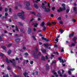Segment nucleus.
<instances>
[{
	"label": "nucleus",
	"instance_id": "1",
	"mask_svg": "<svg viewBox=\"0 0 77 77\" xmlns=\"http://www.w3.org/2000/svg\"><path fill=\"white\" fill-rule=\"evenodd\" d=\"M62 6L63 7V8H60L58 10V12H60V11H62L66 10V8H65V5L64 4H62Z\"/></svg>",
	"mask_w": 77,
	"mask_h": 77
},
{
	"label": "nucleus",
	"instance_id": "2",
	"mask_svg": "<svg viewBox=\"0 0 77 77\" xmlns=\"http://www.w3.org/2000/svg\"><path fill=\"white\" fill-rule=\"evenodd\" d=\"M24 14V12L22 11L21 13H18L17 14L18 16H21V18L22 19H24V16L22 14Z\"/></svg>",
	"mask_w": 77,
	"mask_h": 77
},
{
	"label": "nucleus",
	"instance_id": "3",
	"mask_svg": "<svg viewBox=\"0 0 77 77\" xmlns=\"http://www.w3.org/2000/svg\"><path fill=\"white\" fill-rule=\"evenodd\" d=\"M6 61L8 63H9V62H10L11 63H13V64L14 65H15V63H14L15 62V60L13 59L12 61L11 60H10L9 61L8 60V59H6Z\"/></svg>",
	"mask_w": 77,
	"mask_h": 77
},
{
	"label": "nucleus",
	"instance_id": "4",
	"mask_svg": "<svg viewBox=\"0 0 77 77\" xmlns=\"http://www.w3.org/2000/svg\"><path fill=\"white\" fill-rule=\"evenodd\" d=\"M41 7H42L43 8V9H45V12H50V9L48 8L45 9V6L42 5Z\"/></svg>",
	"mask_w": 77,
	"mask_h": 77
},
{
	"label": "nucleus",
	"instance_id": "5",
	"mask_svg": "<svg viewBox=\"0 0 77 77\" xmlns=\"http://www.w3.org/2000/svg\"><path fill=\"white\" fill-rule=\"evenodd\" d=\"M58 59H59V60L60 61V62H62V63H64V62H66V60H61V57H59L58 58Z\"/></svg>",
	"mask_w": 77,
	"mask_h": 77
},
{
	"label": "nucleus",
	"instance_id": "6",
	"mask_svg": "<svg viewBox=\"0 0 77 77\" xmlns=\"http://www.w3.org/2000/svg\"><path fill=\"white\" fill-rule=\"evenodd\" d=\"M42 39L45 40V41H46V42H48V41H49V39H48L46 38H45L44 37H42Z\"/></svg>",
	"mask_w": 77,
	"mask_h": 77
},
{
	"label": "nucleus",
	"instance_id": "7",
	"mask_svg": "<svg viewBox=\"0 0 77 77\" xmlns=\"http://www.w3.org/2000/svg\"><path fill=\"white\" fill-rule=\"evenodd\" d=\"M55 24V23H51L50 22H48V23H47V24L48 26H50V25H51V24Z\"/></svg>",
	"mask_w": 77,
	"mask_h": 77
},
{
	"label": "nucleus",
	"instance_id": "8",
	"mask_svg": "<svg viewBox=\"0 0 77 77\" xmlns=\"http://www.w3.org/2000/svg\"><path fill=\"white\" fill-rule=\"evenodd\" d=\"M57 72L58 73V74H60V77H62V74H60V70H58L57 71Z\"/></svg>",
	"mask_w": 77,
	"mask_h": 77
},
{
	"label": "nucleus",
	"instance_id": "9",
	"mask_svg": "<svg viewBox=\"0 0 77 77\" xmlns=\"http://www.w3.org/2000/svg\"><path fill=\"white\" fill-rule=\"evenodd\" d=\"M77 39V38L74 37L72 39V41H75V43H77V42H75V39Z\"/></svg>",
	"mask_w": 77,
	"mask_h": 77
},
{
	"label": "nucleus",
	"instance_id": "10",
	"mask_svg": "<svg viewBox=\"0 0 77 77\" xmlns=\"http://www.w3.org/2000/svg\"><path fill=\"white\" fill-rule=\"evenodd\" d=\"M74 33H72L69 34V38H70V37H72V36L74 35Z\"/></svg>",
	"mask_w": 77,
	"mask_h": 77
},
{
	"label": "nucleus",
	"instance_id": "11",
	"mask_svg": "<svg viewBox=\"0 0 77 77\" xmlns=\"http://www.w3.org/2000/svg\"><path fill=\"white\" fill-rule=\"evenodd\" d=\"M20 39L19 38L16 39L15 40V41H16V42H20Z\"/></svg>",
	"mask_w": 77,
	"mask_h": 77
},
{
	"label": "nucleus",
	"instance_id": "12",
	"mask_svg": "<svg viewBox=\"0 0 77 77\" xmlns=\"http://www.w3.org/2000/svg\"><path fill=\"white\" fill-rule=\"evenodd\" d=\"M26 5L27 7H28V6H30V3L29 2H27Z\"/></svg>",
	"mask_w": 77,
	"mask_h": 77
},
{
	"label": "nucleus",
	"instance_id": "13",
	"mask_svg": "<svg viewBox=\"0 0 77 77\" xmlns=\"http://www.w3.org/2000/svg\"><path fill=\"white\" fill-rule=\"evenodd\" d=\"M75 45V44L74 43H71V45H69V47H73V46H74Z\"/></svg>",
	"mask_w": 77,
	"mask_h": 77
},
{
	"label": "nucleus",
	"instance_id": "14",
	"mask_svg": "<svg viewBox=\"0 0 77 77\" xmlns=\"http://www.w3.org/2000/svg\"><path fill=\"white\" fill-rule=\"evenodd\" d=\"M59 31H60V33H63V30H62V29H60Z\"/></svg>",
	"mask_w": 77,
	"mask_h": 77
},
{
	"label": "nucleus",
	"instance_id": "15",
	"mask_svg": "<svg viewBox=\"0 0 77 77\" xmlns=\"http://www.w3.org/2000/svg\"><path fill=\"white\" fill-rule=\"evenodd\" d=\"M54 75H55L56 77H58L59 76V75H57V73L56 72H55L54 73Z\"/></svg>",
	"mask_w": 77,
	"mask_h": 77
},
{
	"label": "nucleus",
	"instance_id": "16",
	"mask_svg": "<svg viewBox=\"0 0 77 77\" xmlns=\"http://www.w3.org/2000/svg\"><path fill=\"white\" fill-rule=\"evenodd\" d=\"M38 25V24L37 23H35L34 24V26L35 27H37V26Z\"/></svg>",
	"mask_w": 77,
	"mask_h": 77
},
{
	"label": "nucleus",
	"instance_id": "17",
	"mask_svg": "<svg viewBox=\"0 0 77 77\" xmlns=\"http://www.w3.org/2000/svg\"><path fill=\"white\" fill-rule=\"evenodd\" d=\"M44 24H45V23L44 22H43L42 23L41 25L42 26H44Z\"/></svg>",
	"mask_w": 77,
	"mask_h": 77
},
{
	"label": "nucleus",
	"instance_id": "18",
	"mask_svg": "<svg viewBox=\"0 0 77 77\" xmlns=\"http://www.w3.org/2000/svg\"><path fill=\"white\" fill-rule=\"evenodd\" d=\"M34 6L36 8H38V5L36 4H34Z\"/></svg>",
	"mask_w": 77,
	"mask_h": 77
},
{
	"label": "nucleus",
	"instance_id": "19",
	"mask_svg": "<svg viewBox=\"0 0 77 77\" xmlns=\"http://www.w3.org/2000/svg\"><path fill=\"white\" fill-rule=\"evenodd\" d=\"M41 59L42 60H45V58L44 57H42L41 58Z\"/></svg>",
	"mask_w": 77,
	"mask_h": 77
},
{
	"label": "nucleus",
	"instance_id": "20",
	"mask_svg": "<svg viewBox=\"0 0 77 77\" xmlns=\"http://www.w3.org/2000/svg\"><path fill=\"white\" fill-rule=\"evenodd\" d=\"M31 32V29H29L28 31V33H30V32Z\"/></svg>",
	"mask_w": 77,
	"mask_h": 77
},
{
	"label": "nucleus",
	"instance_id": "21",
	"mask_svg": "<svg viewBox=\"0 0 77 77\" xmlns=\"http://www.w3.org/2000/svg\"><path fill=\"white\" fill-rule=\"evenodd\" d=\"M42 51L43 52V53H45V51H46L44 49H42Z\"/></svg>",
	"mask_w": 77,
	"mask_h": 77
},
{
	"label": "nucleus",
	"instance_id": "22",
	"mask_svg": "<svg viewBox=\"0 0 77 77\" xmlns=\"http://www.w3.org/2000/svg\"><path fill=\"white\" fill-rule=\"evenodd\" d=\"M46 67L47 68V69L48 70L49 69V66H48V65L47 64V65H46Z\"/></svg>",
	"mask_w": 77,
	"mask_h": 77
},
{
	"label": "nucleus",
	"instance_id": "23",
	"mask_svg": "<svg viewBox=\"0 0 77 77\" xmlns=\"http://www.w3.org/2000/svg\"><path fill=\"white\" fill-rule=\"evenodd\" d=\"M69 71H74L75 70V69L73 68V69H69Z\"/></svg>",
	"mask_w": 77,
	"mask_h": 77
},
{
	"label": "nucleus",
	"instance_id": "24",
	"mask_svg": "<svg viewBox=\"0 0 77 77\" xmlns=\"http://www.w3.org/2000/svg\"><path fill=\"white\" fill-rule=\"evenodd\" d=\"M44 45L45 46H46V47H48V44L47 43H45Z\"/></svg>",
	"mask_w": 77,
	"mask_h": 77
},
{
	"label": "nucleus",
	"instance_id": "25",
	"mask_svg": "<svg viewBox=\"0 0 77 77\" xmlns=\"http://www.w3.org/2000/svg\"><path fill=\"white\" fill-rule=\"evenodd\" d=\"M16 29L17 32H18V29L17 28V26H16Z\"/></svg>",
	"mask_w": 77,
	"mask_h": 77
},
{
	"label": "nucleus",
	"instance_id": "26",
	"mask_svg": "<svg viewBox=\"0 0 77 77\" xmlns=\"http://www.w3.org/2000/svg\"><path fill=\"white\" fill-rule=\"evenodd\" d=\"M69 11V9H67L66 10V12L67 13H68Z\"/></svg>",
	"mask_w": 77,
	"mask_h": 77
},
{
	"label": "nucleus",
	"instance_id": "27",
	"mask_svg": "<svg viewBox=\"0 0 77 77\" xmlns=\"http://www.w3.org/2000/svg\"><path fill=\"white\" fill-rule=\"evenodd\" d=\"M76 8L75 7L74 8H73V11H76Z\"/></svg>",
	"mask_w": 77,
	"mask_h": 77
},
{
	"label": "nucleus",
	"instance_id": "28",
	"mask_svg": "<svg viewBox=\"0 0 77 77\" xmlns=\"http://www.w3.org/2000/svg\"><path fill=\"white\" fill-rule=\"evenodd\" d=\"M59 23L60 24H63V22L62 21H60Z\"/></svg>",
	"mask_w": 77,
	"mask_h": 77
},
{
	"label": "nucleus",
	"instance_id": "29",
	"mask_svg": "<svg viewBox=\"0 0 77 77\" xmlns=\"http://www.w3.org/2000/svg\"><path fill=\"white\" fill-rule=\"evenodd\" d=\"M3 77H9L8 76V75H5L3 76Z\"/></svg>",
	"mask_w": 77,
	"mask_h": 77
},
{
	"label": "nucleus",
	"instance_id": "30",
	"mask_svg": "<svg viewBox=\"0 0 77 77\" xmlns=\"http://www.w3.org/2000/svg\"><path fill=\"white\" fill-rule=\"evenodd\" d=\"M54 55H51V59H52V58H53V57H54Z\"/></svg>",
	"mask_w": 77,
	"mask_h": 77
},
{
	"label": "nucleus",
	"instance_id": "31",
	"mask_svg": "<svg viewBox=\"0 0 77 77\" xmlns=\"http://www.w3.org/2000/svg\"><path fill=\"white\" fill-rule=\"evenodd\" d=\"M62 77H66V75L65 74H64L63 75H62Z\"/></svg>",
	"mask_w": 77,
	"mask_h": 77
},
{
	"label": "nucleus",
	"instance_id": "32",
	"mask_svg": "<svg viewBox=\"0 0 77 77\" xmlns=\"http://www.w3.org/2000/svg\"><path fill=\"white\" fill-rule=\"evenodd\" d=\"M5 12H7V11H8V8H5Z\"/></svg>",
	"mask_w": 77,
	"mask_h": 77
},
{
	"label": "nucleus",
	"instance_id": "33",
	"mask_svg": "<svg viewBox=\"0 0 77 77\" xmlns=\"http://www.w3.org/2000/svg\"><path fill=\"white\" fill-rule=\"evenodd\" d=\"M30 63L31 65H32L33 63V61H31L30 62Z\"/></svg>",
	"mask_w": 77,
	"mask_h": 77
},
{
	"label": "nucleus",
	"instance_id": "34",
	"mask_svg": "<svg viewBox=\"0 0 77 77\" xmlns=\"http://www.w3.org/2000/svg\"><path fill=\"white\" fill-rule=\"evenodd\" d=\"M58 40H59V39L57 38L55 39V41H57V42H58Z\"/></svg>",
	"mask_w": 77,
	"mask_h": 77
},
{
	"label": "nucleus",
	"instance_id": "35",
	"mask_svg": "<svg viewBox=\"0 0 77 77\" xmlns=\"http://www.w3.org/2000/svg\"><path fill=\"white\" fill-rule=\"evenodd\" d=\"M11 53V51L9 50L8 52V54H10Z\"/></svg>",
	"mask_w": 77,
	"mask_h": 77
},
{
	"label": "nucleus",
	"instance_id": "36",
	"mask_svg": "<svg viewBox=\"0 0 77 77\" xmlns=\"http://www.w3.org/2000/svg\"><path fill=\"white\" fill-rule=\"evenodd\" d=\"M62 18H61V17H59L58 18V20H60Z\"/></svg>",
	"mask_w": 77,
	"mask_h": 77
},
{
	"label": "nucleus",
	"instance_id": "37",
	"mask_svg": "<svg viewBox=\"0 0 77 77\" xmlns=\"http://www.w3.org/2000/svg\"><path fill=\"white\" fill-rule=\"evenodd\" d=\"M46 59H48V56H46Z\"/></svg>",
	"mask_w": 77,
	"mask_h": 77
},
{
	"label": "nucleus",
	"instance_id": "38",
	"mask_svg": "<svg viewBox=\"0 0 77 77\" xmlns=\"http://www.w3.org/2000/svg\"><path fill=\"white\" fill-rule=\"evenodd\" d=\"M64 51V50H63V48L61 50V52H63Z\"/></svg>",
	"mask_w": 77,
	"mask_h": 77
},
{
	"label": "nucleus",
	"instance_id": "39",
	"mask_svg": "<svg viewBox=\"0 0 77 77\" xmlns=\"http://www.w3.org/2000/svg\"><path fill=\"white\" fill-rule=\"evenodd\" d=\"M37 1H35V2H36V3H38L37 2H40V0H36Z\"/></svg>",
	"mask_w": 77,
	"mask_h": 77
},
{
	"label": "nucleus",
	"instance_id": "40",
	"mask_svg": "<svg viewBox=\"0 0 77 77\" xmlns=\"http://www.w3.org/2000/svg\"><path fill=\"white\" fill-rule=\"evenodd\" d=\"M43 30H46V27L45 26L43 27Z\"/></svg>",
	"mask_w": 77,
	"mask_h": 77
},
{
	"label": "nucleus",
	"instance_id": "41",
	"mask_svg": "<svg viewBox=\"0 0 77 77\" xmlns=\"http://www.w3.org/2000/svg\"><path fill=\"white\" fill-rule=\"evenodd\" d=\"M32 38H33L34 40H36V38H35V36H32Z\"/></svg>",
	"mask_w": 77,
	"mask_h": 77
},
{
	"label": "nucleus",
	"instance_id": "42",
	"mask_svg": "<svg viewBox=\"0 0 77 77\" xmlns=\"http://www.w3.org/2000/svg\"><path fill=\"white\" fill-rule=\"evenodd\" d=\"M3 54L2 53H0V56H3Z\"/></svg>",
	"mask_w": 77,
	"mask_h": 77
},
{
	"label": "nucleus",
	"instance_id": "43",
	"mask_svg": "<svg viewBox=\"0 0 77 77\" xmlns=\"http://www.w3.org/2000/svg\"><path fill=\"white\" fill-rule=\"evenodd\" d=\"M56 60H54L52 62L53 63H56Z\"/></svg>",
	"mask_w": 77,
	"mask_h": 77
},
{
	"label": "nucleus",
	"instance_id": "44",
	"mask_svg": "<svg viewBox=\"0 0 77 77\" xmlns=\"http://www.w3.org/2000/svg\"><path fill=\"white\" fill-rule=\"evenodd\" d=\"M35 50L36 51H38V48H35Z\"/></svg>",
	"mask_w": 77,
	"mask_h": 77
},
{
	"label": "nucleus",
	"instance_id": "45",
	"mask_svg": "<svg viewBox=\"0 0 77 77\" xmlns=\"http://www.w3.org/2000/svg\"><path fill=\"white\" fill-rule=\"evenodd\" d=\"M2 48L4 49H6V47L4 46H2Z\"/></svg>",
	"mask_w": 77,
	"mask_h": 77
},
{
	"label": "nucleus",
	"instance_id": "46",
	"mask_svg": "<svg viewBox=\"0 0 77 77\" xmlns=\"http://www.w3.org/2000/svg\"><path fill=\"white\" fill-rule=\"evenodd\" d=\"M48 7H49V8H50V4L49 3H48Z\"/></svg>",
	"mask_w": 77,
	"mask_h": 77
},
{
	"label": "nucleus",
	"instance_id": "47",
	"mask_svg": "<svg viewBox=\"0 0 77 77\" xmlns=\"http://www.w3.org/2000/svg\"><path fill=\"white\" fill-rule=\"evenodd\" d=\"M55 9V8L54 7H53L52 8V11H54V9Z\"/></svg>",
	"mask_w": 77,
	"mask_h": 77
},
{
	"label": "nucleus",
	"instance_id": "48",
	"mask_svg": "<svg viewBox=\"0 0 77 77\" xmlns=\"http://www.w3.org/2000/svg\"><path fill=\"white\" fill-rule=\"evenodd\" d=\"M25 56H28V53H26L25 54Z\"/></svg>",
	"mask_w": 77,
	"mask_h": 77
},
{
	"label": "nucleus",
	"instance_id": "49",
	"mask_svg": "<svg viewBox=\"0 0 77 77\" xmlns=\"http://www.w3.org/2000/svg\"><path fill=\"white\" fill-rule=\"evenodd\" d=\"M5 15H6V16H7V15H8V13H6L5 14Z\"/></svg>",
	"mask_w": 77,
	"mask_h": 77
},
{
	"label": "nucleus",
	"instance_id": "50",
	"mask_svg": "<svg viewBox=\"0 0 77 77\" xmlns=\"http://www.w3.org/2000/svg\"><path fill=\"white\" fill-rule=\"evenodd\" d=\"M7 69H8V70H10V67L9 66L8 67Z\"/></svg>",
	"mask_w": 77,
	"mask_h": 77
},
{
	"label": "nucleus",
	"instance_id": "51",
	"mask_svg": "<svg viewBox=\"0 0 77 77\" xmlns=\"http://www.w3.org/2000/svg\"><path fill=\"white\" fill-rule=\"evenodd\" d=\"M68 73L69 74H71V71H69H69H68Z\"/></svg>",
	"mask_w": 77,
	"mask_h": 77
},
{
	"label": "nucleus",
	"instance_id": "52",
	"mask_svg": "<svg viewBox=\"0 0 77 77\" xmlns=\"http://www.w3.org/2000/svg\"><path fill=\"white\" fill-rule=\"evenodd\" d=\"M11 44H10L8 45V47H11Z\"/></svg>",
	"mask_w": 77,
	"mask_h": 77
},
{
	"label": "nucleus",
	"instance_id": "53",
	"mask_svg": "<svg viewBox=\"0 0 77 77\" xmlns=\"http://www.w3.org/2000/svg\"><path fill=\"white\" fill-rule=\"evenodd\" d=\"M72 21H73V22L74 23V22H75V20H74V19H73V20H72Z\"/></svg>",
	"mask_w": 77,
	"mask_h": 77
},
{
	"label": "nucleus",
	"instance_id": "54",
	"mask_svg": "<svg viewBox=\"0 0 77 77\" xmlns=\"http://www.w3.org/2000/svg\"><path fill=\"white\" fill-rule=\"evenodd\" d=\"M37 16L38 17H40V16H41V14H38Z\"/></svg>",
	"mask_w": 77,
	"mask_h": 77
},
{
	"label": "nucleus",
	"instance_id": "55",
	"mask_svg": "<svg viewBox=\"0 0 77 77\" xmlns=\"http://www.w3.org/2000/svg\"><path fill=\"white\" fill-rule=\"evenodd\" d=\"M31 13L33 14H34V15H35V12H32Z\"/></svg>",
	"mask_w": 77,
	"mask_h": 77
},
{
	"label": "nucleus",
	"instance_id": "56",
	"mask_svg": "<svg viewBox=\"0 0 77 77\" xmlns=\"http://www.w3.org/2000/svg\"><path fill=\"white\" fill-rule=\"evenodd\" d=\"M23 50H26V47H23Z\"/></svg>",
	"mask_w": 77,
	"mask_h": 77
},
{
	"label": "nucleus",
	"instance_id": "57",
	"mask_svg": "<svg viewBox=\"0 0 77 77\" xmlns=\"http://www.w3.org/2000/svg\"><path fill=\"white\" fill-rule=\"evenodd\" d=\"M18 59H18V57H17L16 58V60H18Z\"/></svg>",
	"mask_w": 77,
	"mask_h": 77
},
{
	"label": "nucleus",
	"instance_id": "58",
	"mask_svg": "<svg viewBox=\"0 0 77 77\" xmlns=\"http://www.w3.org/2000/svg\"><path fill=\"white\" fill-rule=\"evenodd\" d=\"M54 47H57V45H54Z\"/></svg>",
	"mask_w": 77,
	"mask_h": 77
},
{
	"label": "nucleus",
	"instance_id": "59",
	"mask_svg": "<svg viewBox=\"0 0 77 77\" xmlns=\"http://www.w3.org/2000/svg\"><path fill=\"white\" fill-rule=\"evenodd\" d=\"M64 72H65V71L64 70L62 71V73L63 74V73H64Z\"/></svg>",
	"mask_w": 77,
	"mask_h": 77
},
{
	"label": "nucleus",
	"instance_id": "60",
	"mask_svg": "<svg viewBox=\"0 0 77 77\" xmlns=\"http://www.w3.org/2000/svg\"><path fill=\"white\" fill-rule=\"evenodd\" d=\"M9 12H11V8H9Z\"/></svg>",
	"mask_w": 77,
	"mask_h": 77
},
{
	"label": "nucleus",
	"instance_id": "61",
	"mask_svg": "<svg viewBox=\"0 0 77 77\" xmlns=\"http://www.w3.org/2000/svg\"><path fill=\"white\" fill-rule=\"evenodd\" d=\"M51 17H53V16H54V15H53V14H51Z\"/></svg>",
	"mask_w": 77,
	"mask_h": 77
},
{
	"label": "nucleus",
	"instance_id": "62",
	"mask_svg": "<svg viewBox=\"0 0 77 77\" xmlns=\"http://www.w3.org/2000/svg\"><path fill=\"white\" fill-rule=\"evenodd\" d=\"M38 21H40V20H41V19H40L39 18H38Z\"/></svg>",
	"mask_w": 77,
	"mask_h": 77
},
{
	"label": "nucleus",
	"instance_id": "63",
	"mask_svg": "<svg viewBox=\"0 0 77 77\" xmlns=\"http://www.w3.org/2000/svg\"><path fill=\"white\" fill-rule=\"evenodd\" d=\"M33 20V19H32L30 20V21H32Z\"/></svg>",
	"mask_w": 77,
	"mask_h": 77
},
{
	"label": "nucleus",
	"instance_id": "64",
	"mask_svg": "<svg viewBox=\"0 0 77 77\" xmlns=\"http://www.w3.org/2000/svg\"><path fill=\"white\" fill-rule=\"evenodd\" d=\"M2 8L0 7V11H2Z\"/></svg>",
	"mask_w": 77,
	"mask_h": 77
}]
</instances>
